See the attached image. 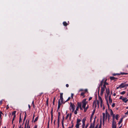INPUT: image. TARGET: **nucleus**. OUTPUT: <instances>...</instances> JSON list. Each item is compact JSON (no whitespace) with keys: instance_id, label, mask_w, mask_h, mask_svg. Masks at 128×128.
<instances>
[{"instance_id":"22","label":"nucleus","mask_w":128,"mask_h":128,"mask_svg":"<svg viewBox=\"0 0 128 128\" xmlns=\"http://www.w3.org/2000/svg\"><path fill=\"white\" fill-rule=\"evenodd\" d=\"M63 25L65 26H66L68 25V24L66 22H63Z\"/></svg>"},{"instance_id":"54","label":"nucleus","mask_w":128,"mask_h":128,"mask_svg":"<svg viewBox=\"0 0 128 128\" xmlns=\"http://www.w3.org/2000/svg\"><path fill=\"white\" fill-rule=\"evenodd\" d=\"M115 104L114 103L112 105V107H114L115 106Z\"/></svg>"},{"instance_id":"31","label":"nucleus","mask_w":128,"mask_h":128,"mask_svg":"<svg viewBox=\"0 0 128 128\" xmlns=\"http://www.w3.org/2000/svg\"><path fill=\"white\" fill-rule=\"evenodd\" d=\"M118 118L119 115L118 114H116V119L117 120H118Z\"/></svg>"},{"instance_id":"40","label":"nucleus","mask_w":128,"mask_h":128,"mask_svg":"<svg viewBox=\"0 0 128 128\" xmlns=\"http://www.w3.org/2000/svg\"><path fill=\"white\" fill-rule=\"evenodd\" d=\"M112 128H116V125H112Z\"/></svg>"},{"instance_id":"27","label":"nucleus","mask_w":128,"mask_h":128,"mask_svg":"<svg viewBox=\"0 0 128 128\" xmlns=\"http://www.w3.org/2000/svg\"><path fill=\"white\" fill-rule=\"evenodd\" d=\"M38 116H37L35 119L34 120V122H35L38 120Z\"/></svg>"},{"instance_id":"62","label":"nucleus","mask_w":128,"mask_h":128,"mask_svg":"<svg viewBox=\"0 0 128 128\" xmlns=\"http://www.w3.org/2000/svg\"><path fill=\"white\" fill-rule=\"evenodd\" d=\"M28 106L30 110V105L29 104L28 105Z\"/></svg>"},{"instance_id":"42","label":"nucleus","mask_w":128,"mask_h":128,"mask_svg":"<svg viewBox=\"0 0 128 128\" xmlns=\"http://www.w3.org/2000/svg\"><path fill=\"white\" fill-rule=\"evenodd\" d=\"M16 117V116H14V117L13 118L12 120V123L13 124V121L14 120L15 118Z\"/></svg>"},{"instance_id":"43","label":"nucleus","mask_w":128,"mask_h":128,"mask_svg":"<svg viewBox=\"0 0 128 128\" xmlns=\"http://www.w3.org/2000/svg\"><path fill=\"white\" fill-rule=\"evenodd\" d=\"M84 90L82 89H80L79 90V92H80V91H82L83 92H84Z\"/></svg>"},{"instance_id":"9","label":"nucleus","mask_w":128,"mask_h":128,"mask_svg":"<svg viewBox=\"0 0 128 128\" xmlns=\"http://www.w3.org/2000/svg\"><path fill=\"white\" fill-rule=\"evenodd\" d=\"M99 100L100 102V106L101 108H102L103 105L102 104V100L101 97H99Z\"/></svg>"},{"instance_id":"30","label":"nucleus","mask_w":128,"mask_h":128,"mask_svg":"<svg viewBox=\"0 0 128 128\" xmlns=\"http://www.w3.org/2000/svg\"><path fill=\"white\" fill-rule=\"evenodd\" d=\"M126 93V92L125 91H123L122 92H121L120 94H121L123 95L124 94Z\"/></svg>"},{"instance_id":"45","label":"nucleus","mask_w":128,"mask_h":128,"mask_svg":"<svg viewBox=\"0 0 128 128\" xmlns=\"http://www.w3.org/2000/svg\"><path fill=\"white\" fill-rule=\"evenodd\" d=\"M55 98H54L53 99V105L54 104V102H55Z\"/></svg>"},{"instance_id":"24","label":"nucleus","mask_w":128,"mask_h":128,"mask_svg":"<svg viewBox=\"0 0 128 128\" xmlns=\"http://www.w3.org/2000/svg\"><path fill=\"white\" fill-rule=\"evenodd\" d=\"M116 122L114 120H112V125H116Z\"/></svg>"},{"instance_id":"61","label":"nucleus","mask_w":128,"mask_h":128,"mask_svg":"<svg viewBox=\"0 0 128 128\" xmlns=\"http://www.w3.org/2000/svg\"><path fill=\"white\" fill-rule=\"evenodd\" d=\"M122 96H121L120 97V98H119V99H122Z\"/></svg>"},{"instance_id":"10","label":"nucleus","mask_w":128,"mask_h":128,"mask_svg":"<svg viewBox=\"0 0 128 128\" xmlns=\"http://www.w3.org/2000/svg\"><path fill=\"white\" fill-rule=\"evenodd\" d=\"M96 100H94L93 102V106L95 108H96Z\"/></svg>"},{"instance_id":"2","label":"nucleus","mask_w":128,"mask_h":128,"mask_svg":"<svg viewBox=\"0 0 128 128\" xmlns=\"http://www.w3.org/2000/svg\"><path fill=\"white\" fill-rule=\"evenodd\" d=\"M106 93L107 94V96H105V98L106 101V103H107V104L108 105V107H109V104L108 103V99H107V97H108V96L110 94V91H109L108 88V89H107L106 88Z\"/></svg>"},{"instance_id":"5","label":"nucleus","mask_w":128,"mask_h":128,"mask_svg":"<svg viewBox=\"0 0 128 128\" xmlns=\"http://www.w3.org/2000/svg\"><path fill=\"white\" fill-rule=\"evenodd\" d=\"M106 87L104 85H103L101 88V90L100 94L101 95H102L104 93V92L105 90V88H106Z\"/></svg>"},{"instance_id":"41","label":"nucleus","mask_w":128,"mask_h":128,"mask_svg":"<svg viewBox=\"0 0 128 128\" xmlns=\"http://www.w3.org/2000/svg\"><path fill=\"white\" fill-rule=\"evenodd\" d=\"M79 108V106H78L76 108V111L78 110V109Z\"/></svg>"},{"instance_id":"57","label":"nucleus","mask_w":128,"mask_h":128,"mask_svg":"<svg viewBox=\"0 0 128 128\" xmlns=\"http://www.w3.org/2000/svg\"><path fill=\"white\" fill-rule=\"evenodd\" d=\"M73 95H74L73 94H71V97L72 98H73Z\"/></svg>"},{"instance_id":"28","label":"nucleus","mask_w":128,"mask_h":128,"mask_svg":"<svg viewBox=\"0 0 128 128\" xmlns=\"http://www.w3.org/2000/svg\"><path fill=\"white\" fill-rule=\"evenodd\" d=\"M120 75H124V74H128V73H125V72H121L120 74Z\"/></svg>"},{"instance_id":"29","label":"nucleus","mask_w":128,"mask_h":128,"mask_svg":"<svg viewBox=\"0 0 128 128\" xmlns=\"http://www.w3.org/2000/svg\"><path fill=\"white\" fill-rule=\"evenodd\" d=\"M94 112H95V110H94V111H93V112L92 115H91V118H92L93 117V116L94 115Z\"/></svg>"},{"instance_id":"58","label":"nucleus","mask_w":128,"mask_h":128,"mask_svg":"<svg viewBox=\"0 0 128 128\" xmlns=\"http://www.w3.org/2000/svg\"><path fill=\"white\" fill-rule=\"evenodd\" d=\"M25 116L24 117V120H25L26 119V113H25Z\"/></svg>"},{"instance_id":"49","label":"nucleus","mask_w":128,"mask_h":128,"mask_svg":"<svg viewBox=\"0 0 128 128\" xmlns=\"http://www.w3.org/2000/svg\"><path fill=\"white\" fill-rule=\"evenodd\" d=\"M77 111L76 110H75L74 112V113L75 114H76L77 113Z\"/></svg>"},{"instance_id":"25","label":"nucleus","mask_w":128,"mask_h":128,"mask_svg":"<svg viewBox=\"0 0 128 128\" xmlns=\"http://www.w3.org/2000/svg\"><path fill=\"white\" fill-rule=\"evenodd\" d=\"M52 110L51 112V122H52V119L53 118V114H52Z\"/></svg>"},{"instance_id":"34","label":"nucleus","mask_w":128,"mask_h":128,"mask_svg":"<svg viewBox=\"0 0 128 128\" xmlns=\"http://www.w3.org/2000/svg\"><path fill=\"white\" fill-rule=\"evenodd\" d=\"M112 117H113V119H112V120H114V118H115V115L114 114L112 115Z\"/></svg>"},{"instance_id":"11","label":"nucleus","mask_w":128,"mask_h":128,"mask_svg":"<svg viewBox=\"0 0 128 128\" xmlns=\"http://www.w3.org/2000/svg\"><path fill=\"white\" fill-rule=\"evenodd\" d=\"M110 79L111 80H114L116 81V80L117 79V78L114 77L113 76H110Z\"/></svg>"},{"instance_id":"44","label":"nucleus","mask_w":128,"mask_h":128,"mask_svg":"<svg viewBox=\"0 0 128 128\" xmlns=\"http://www.w3.org/2000/svg\"><path fill=\"white\" fill-rule=\"evenodd\" d=\"M74 126V124H72V126H70L68 128H72Z\"/></svg>"},{"instance_id":"17","label":"nucleus","mask_w":128,"mask_h":128,"mask_svg":"<svg viewBox=\"0 0 128 128\" xmlns=\"http://www.w3.org/2000/svg\"><path fill=\"white\" fill-rule=\"evenodd\" d=\"M104 83V79L102 80L101 82L100 83V86H102L103 84Z\"/></svg>"},{"instance_id":"12","label":"nucleus","mask_w":128,"mask_h":128,"mask_svg":"<svg viewBox=\"0 0 128 128\" xmlns=\"http://www.w3.org/2000/svg\"><path fill=\"white\" fill-rule=\"evenodd\" d=\"M109 100L110 104H111L112 103V100L111 98V96L110 95L109 96Z\"/></svg>"},{"instance_id":"38","label":"nucleus","mask_w":128,"mask_h":128,"mask_svg":"<svg viewBox=\"0 0 128 128\" xmlns=\"http://www.w3.org/2000/svg\"><path fill=\"white\" fill-rule=\"evenodd\" d=\"M110 114L111 115L114 114L113 111L112 110H110Z\"/></svg>"},{"instance_id":"20","label":"nucleus","mask_w":128,"mask_h":128,"mask_svg":"<svg viewBox=\"0 0 128 128\" xmlns=\"http://www.w3.org/2000/svg\"><path fill=\"white\" fill-rule=\"evenodd\" d=\"M106 80H106L104 81V84L103 85H104L105 86H106V85H107L108 84V83L106 82Z\"/></svg>"},{"instance_id":"48","label":"nucleus","mask_w":128,"mask_h":128,"mask_svg":"<svg viewBox=\"0 0 128 128\" xmlns=\"http://www.w3.org/2000/svg\"><path fill=\"white\" fill-rule=\"evenodd\" d=\"M70 99V97H68V99L66 101V102H67V101H68Z\"/></svg>"},{"instance_id":"3","label":"nucleus","mask_w":128,"mask_h":128,"mask_svg":"<svg viewBox=\"0 0 128 128\" xmlns=\"http://www.w3.org/2000/svg\"><path fill=\"white\" fill-rule=\"evenodd\" d=\"M76 106L74 104H72V103H70V105L69 108V109L72 112H74L75 108Z\"/></svg>"},{"instance_id":"18","label":"nucleus","mask_w":128,"mask_h":128,"mask_svg":"<svg viewBox=\"0 0 128 128\" xmlns=\"http://www.w3.org/2000/svg\"><path fill=\"white\" fill-rule=\"evenodd\" d=\"M80 124V123H76V128H79V126Z\"/></svg>"},{"instance_id":"36","label":"nucleus","mask_w":128,"mask_h":128,"mask_svg":"<svg viewBox=\"0 0 128 128\" xmlns=\"http://www.w3.org/2000/svg\"><path fill=\"white\" fill-rule=\"evenodd\" d=\"M63 94L62 93H60V98H63L62 95Z\"/></svg>"},{"instance_id":"64","label":"nucleus","mask_w":128,"mask_h":128,"mask_svg":"<svg viewBox=\"0 0 128 128\" xmlns=\"http://www.w3.org/2000/svg\"><path fill=\"white\" fill-rule=\"evenodd\" d=\"M128 114V110L125 114Z\"/></svg>"},{"instance_id":"16","label":"nucleus","mask_w":128,"mask_h":128,"mask_svg":"<svg viewBox=\"0 0 128 128\" xmlns=\"http://www.w3.org/2000/svg\"><path fill=\"white\" fill-rule=\"evenodd\" d=\"M122 100L125 103H126L128 101V99L126 100V98H123Z\"/></svg>"},{"instance_id":"8","label":"nucleus","mask_w":128,"mask_h":128,"mask_svg":"<svg viewBox=\"0 0 128 128\" xmlns=\"http://www.w3.org/2000/svg\"><path fill=\"white\" fill-rule=\"evenodd\" d=\"M102 116H103V122H104V121L105 118H105L106 120L108 116L106 115L105 116V114L104 113H102Z\"/></svg>"},{"instance_id":"14","label":"nucleus","mask_w":128,"mask_h":128,"mask_svg":"<svg viewBox=\"0 0 128 128\" xmlns=\"http://www.w3.org/2000/svg\"><path fill=\"white\" fill-rule=\"evenodd\" d=\"M78 105L79 106L81 110H82V109L81 107V103L80 102H78Z\"/></svg>"},{"instance_id":"15","label":"nucleus","mask_w":128,"mask_h":128,"mask_svg":"<svg viewBox=\"0 0 128 128\" xmlns=\"http://www.w3.org/2000/svg\"><path fill=\"white\" fill-rule=\"evenodd\" d=\"M86 120V118H84L82 120V125H85V122Z\"/></svg>"},{"instance_id":"13","label":"nucleus","mask_w":128,"mask_h":128,"mask_svg":"<svg viewBox=\"0 0 128 128\" xmlns=\"http://www.w3.org/2000/svg\"><path fill=\"white\" fill-rule=\"evenodd\" d=\"M58 109H59L60 107V105H61V103H60V100H59L58 102Z\"/></svg>"},{"instance_id":"35","label":"nucleus","mask_w":128,"mask_h":128,"mask_svg":"<svg viewBox=\"0 0 128 128\" xmlns=\"http://www.w3.org/2000/svg\"><path fill=\"white\" fill-rule=\"evenodd\" d=\"M106 115L108 116V117H109V116H110V115L109 114H108V112H106Z\"/></svg>"},{"instance_id":"63","label":"nucleus","mask_w":128,"mask_h":128,"mask_svg":"<svg viewBox=\"0 0 128 128\" xmlns=\"http://www.w3.org/2000/svg\"><path fill=\"white\" fill-rule=\"evenodd\" d=\"M88 126V124H86L85 126V128H87Z\"/></svg>"},{"instance_id":"59","label":"nucleus","mask_w":128,"mask_h":128,"mask_svg":"<svg viewBox=\"0 0 128 128\" xmlns=\"http://www.w3.org/2000/svg\"><path fill=\"white\" fill-rule=\"evenodd\" d=\"M92 97H90L89 98L88 100L90 101V100L92 99Z\"/></svg>"},{"instance_id":"6","label":"nucleus","mask_w":128,"mask_h":128,"mask_svg":"<svg viewBox=\"0 0 128 128\" xmlns=\"http://www.w3.org/2000/svg\"><path fill=\"white\" fill-rule=\"evenodd\" d=\"M87 91V89L84 90V92H83L81 93L80 94V96H83L82 98H84L85 96L84 94Z\"/></svg>"},{"instance_id":"53","label":"nucleus","mask_w":128,"mask_h":128,"mask_svg":"<svg viewBox=\"0 0 128 128\" xmlns=\"http://www.w3.org/2000/svg\"><path fill=\"white\" fill-rule=\"evenodd\" d=\"M119 88H120V89H121L120 87V85L119 86H118L117 87H116V89H118Z\"/></svg>"},{"instance_id":"19","label":"nucleus","mask_w":128,"mask_h":128,"mask_svg":"<svg viewBox=\"0 0 128 128\" xmlns=\"http://www.w3.org/2000/svg\"><path fill=\"white\" fill-rule=\"evenodd\" d=\"M88 105L86 107V108L85 107V108H84V112H85L86 111V110H87L88 109Z\"/></svg>"},{"instance_id":"4","label":"nucleus","mask_w":128,"mask_h":128,"mask_svg":"<svg viewBox=\"0 0 128 128\" xmlns=\"http://www.w3.org/2000/svg\"><path fill=\"white\" fill-rule=\"evenodd\" d=\"M86 99H84L82 102V107L84 108L86 107V105L87 104V102H86Z\"/></svg>"},{"instance_id":"55","label":"nucleus","mask_w":128,"mask_h":128,"mask_svg":"<svg viewBox=\"0 0 128 128\" xmlns=\"http://www.w3.org/2000/svg\"><path fill=\"white\" fill-rule=\"evenodd\" d=\"M85 125H82V128H85Z\"/></svg>"},{"instance_id":"33","label":"nucleus","mask_w":128,"mask_h":128,"mask_svg":"<svg viewBox=\"0 0 128 128\" xmlns=\"http://www.w3.org/2000/svg\"><path fill=\"white\" fill-rule=\"evenodd\" d=\"M61 100L60 103L62 104L63 102V98H60V99H59Z\"/></svg>"},{"instance_id":"32","label":"nucleus","mask_w":128,"mask_h":128,"mask_svg":"<svg viewBox=\"0 0 128 128\" xmlns=\"http://www.w3.org/2000/svg\"><path fill=\"white\" fill-rule=\"evenodd\" d=\"M81 120L80 119H77L76 123H79L81 121Z\"/></svg>"},{"instance_id":"7","label":"nucleus","mask_w":128,"mask_h":128,"mask_svg":"<svg viewBox=\"0 0 128 128\" xmlns=\"http://www.w3.org/2000/svg\"><path fill=\"white\" fill-rule=\"evenodd\" d=\"M120 88H124L125 87L128 86V84H124V83H122L120 85Z\"/></svg>"},{"instance_id":"60","label":"nucleus","mask_w":128,"mask_h":128,"mask_svg":"<svg viewBox=\"0 0 128 128\" xmlns=\"http://www.w3.org/2000/svg\"><path fill=\"white\" fill-rule=\"evenodd\" d=\"M66 87H68L69 86V85L68 84H66Z\"/></svg>"},{"instance_id":"23","label":"nucleus","mask_w":128,"mask_h":128,"mask_svg":"<svg viewBox=\"0 0 128 128\" xmlns=\"http://www.w3.org/2000/svg\"><path fill=\"white\" fill-rule=\"evenodd\" d=\"M16 111H14L12 113V115H13L14 116H16Z\"/></svg>"},{"instance_id":"52","label":"nucleus","mask_w":128,"mask_h":128,"mask_svg":"<svg viewBox=\"0 0 128 128\" xmlns=\"http://www.w3.org/2000/svg\"><path fill=\"white\" fill-rule=\"evenodd\" d=\"M99 101H98V100L97 101V104H98V107L99 106Z\"/></svg>"},{"instance_id":"1","label":"nucleus","mask_w":128,"mask_h":128,"mask_svg":"<svg viewBox=\"0 0 128 128\" xmlns=\"http://www.w3.org/2000/svg\"><path fill=\"white\" fill-rule=\"evenodd\" d=\"M96 118V117L94 119V120L93 123H92L90 124V126L89 128H101V124H100L98 127V123L95 126V118Z\"/></svg>"},{"instance_id":"39","label":"nucleus","mask_w":128,"mask_h":128,"mask_svg":"<svg viewBox=\"0 0 128 128\" xmlns=\"http://www.w3.org/2000/svg\"><path fill=\"white\" fill-rule=\"evenodd\" d=\"M112 75L113 76H115L117 75H120V74H115L114 73V74H112Z\"/></svg>"},{"instance_id":"51","label":"nucleus","mask_w":128,"mask_h":128,"mask_svg":"<svg viewBox=\"0 0 128 128\" xmlns=\"http://www.w3.org/2000/svg\"><path fill=\"white\" fill-rule=\"evenodd\" d=\"M2 114V112H0V118H1Z\"/></svg>"},{"instance_id":"21","label":"nucleus","mask_w":128,"mask_h":128,"mask_svg":"<svg viewBox=\"0 0 128 128\" xmlns=\"http://www.w3.org/2000/svg\"><path fill=\"white\" fill-rule=\"evenodd\" d=\"M29 121H28V124H27V126L26 127V122L25 124V127L24 128H28V127L29 126H28V124H29Z\"/></svg>"},{"instance_id":"47","label":"nucleus","mask_w":128,"mask_h":128,"mask_svg":"<svg viewBox=\"0 0 128 128\" xmlns=\"http://www.w3.org/2000/svg\"><path fill=\"white\" fill-rule=\"evenodd\" d=\"M32 104L33 107L34 108V101H32Z\"/></svg>"},{"instance_id":"26","label":"nucleus","mask_w":128,"mask_h":128,"mask_svg":"<svg viewBox=\"0 0 128 128\" xmlns=\"http://www.w3.org/2000/svg\"><path fill=\"white\" fill-rule=\"evenodd\" d=\"M122 118H121L119 122H118V125H120V124L122 122Z\"/></svg>"},{"instance_id":"46","label":"nucleus","mask_w":128,"mask_h":128,"mask_svg":"<svg viewBox=\"0 0 128 128\" xmlns=\"http://www.w3.org/2000/svg\"><path fill=\"white\" fill-rule=\"evenodd\" d=\"M58 126H59V118L58 120Z\"/></svg>"},{"instance_id":"37","label":"nucleus","mask_w":128,"mask_h":128,"mask_svg":"<svg viewBox=\"0 0 128 128\" xmlns=\"http://www.w3.org/2000/svg\"><path fill=\"white\" fill-rule=\"evenodd\" d=\"M69 114H68L67 115H66V119H68V117H69Z\"/></svg>"},{"instance_id":"50","label":"nucleus","mask_w":128,"mask_h":128,"mask_svg":"<svg viewBox=\"0 0 128 128\" xmlns=\"http://www.w3.org/2000/svg\"><path fill=\"white\" fill-rule=\"evenodd\" d=\"M48 99L46 101V104L48 106Z\"/></svg>"},{"instance_id":"56","label":"nucleus","mask_w":128,"mask_h":128,"mask_svg":"<svg viewBox=\"0 0 128 128\" xmlns=\"http://www.w3.org/2000/svg\"><path fill=\"white\" fill-rule=\"evenodd\" d=\"M71 116H72V114L70 113V115L69 118H70H70H71Z\"/></svg>"}]
</instances>
